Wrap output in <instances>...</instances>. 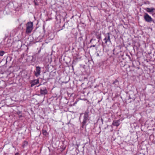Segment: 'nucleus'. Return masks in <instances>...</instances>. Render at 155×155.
<instances>
[{"mask_svg":"<svg viewBox=\"0 0 155 155\" xmlns=\"http://www.w3.org/2000/svg\"><path fill=\"white\" fill-rule=\"evenodd\" d=\"M33 25L32 22H28L26 25V32L27 33H31L33 29Z\"/></svg>","mask_w":155,"mask_h":155,"instance_id":"1","label":"nucleus"},{"mask_svg":"<svg viewBox=\"0 0 155 155\" xmlns=\"http://www.w3.org/2000/svg\"><path fill=\"white\" fill-rule=\"evenodd\" d=\"M144 18L145 21L147 22H150L153 21L152 18L147 13H145Z\"/></svg>","mask_w":155,"mask_h":155,"instance_id":"2","label":"nucleus"},{"mask_svg":"<svg viewBox=\"0 0 155 155\" xmlns=\"http://www.w3.org/2000/svg\"><path fill=\"white\" fill-rule=\"evenodd\" d=\"M88 114L85 112L84 113V118L83 120V121L82 122V123L83 124V125H85L87 123V120L88 119Z\"/></svg>","mask_w":155,"mask_h":155,"instance_id":"3","label":"nucleus"},{"mask_svg":"<svg viewBox=\"0 0 155 155\" xmlns=\"http://www.w3.org/2000/svg\"><path fill=\"white\" fill-rule=\"evenodd\" d=\"M41 94L42 95H45L47 94L48 91L45 87H43L40 90Z\"/></svg>","mask_w":155,"mask_h":155,"instance_id":"4","label":"nucleus"},{"mask_svg":"<svg viewBox=\"0 0 155 155\" xmlns=\"http://www.w3.org/2000/svg\"><path fill=\"white\" fill-rule=\"evenodd\" d=\"M41 72V68L39 66L36 67V71L35 72V75L38 77L40 75Z\"/></svg>","mask_w":155,"mask_h":155,"instance_id":"5","label":"nucleus"},{"mask_svg":"<svg viewBox=\"0 0 155 155\" xmlns=\"http://www.w3.org/2000/svg\"><path fill=\"white\" fill-rule=\"evenodd\" d=\"M107 36L104 39V40L105 41V43L106 44H107L108 41H109L110 42H111L110 38V33H107Z\"/></svg>","mask_w":155,"mask_h":155,"instance_id":"6","label":"nucleus"},{"mask_svg":"<svg viewBox=\"0 0 155 155\" xmlns=\"http://www.w3.org/2000/svg\"><path fill=\"white\" fill-rule=\"evenodd\" d=\"M39 83V80L38 79L34 80H32L31 81V86L32 87L37 84Z\"/></svg>","mask_w":155,"mask_h":155,"instance_id":"7","label":"nucleus"},{"mask_svg":"<svg viewBox=\"0 0 155 155\" xmlns=\"http://www.w3.org/2000/svg\"><path fill=\"white\" fill-rule=\"evenodd\" d=\"M154 8H146L145 9V10L147 12L149 13L153 12Z\"/></svg>","mask_w":155,"mask_h":155,"instance_id":"8","label":"nucleus"},{"mask_svg":"<svg viewBox=\"0 0 155 155\" xmlns=\"http://www.w3.org/2000/svg\"><path fill=\"white\" fill-rule=\"evenodd\" d=\"M120 124V120H117L114 121L113 122L112 124L115 126H116L117 127Z\"/></svg>","mask_w":155,"mask_h":155,"instance_id":"9","label":"nucleus"},{"mask_svg":"<svg viewBox=\"0 0 155 155\" xmlns=\"http://www.w3.org/2000/svg\"><path fill=\"white\" fill-rule=\"evenodd\" d=\"M42 134H43L45 136H47L48 135V133L46 130H42Z\"/></svg>","mask_w":155,"mask_h":155,"instance_id":"10","label":"nucleus"},{"mask_svg":"<svg viewBox=\"0 0 155 155\" xmlns=\"http://www.w3.org/2000/svg\"><path fill=\"white\" fill-rule=\"evenodd\" d=\"M5 52L3 51H0V56H3Z\"/></svg>","mask_w":155,"mask_h":155,"instance_id":"11","label":"nucleus"},{"mask_svg":"<svg viewBox=\"0 0 155 155\" xmlns=\"http://www.w3.org/2000/svg\"><path fill=\"white\" fill-rule=\"evenodd\" d=\"M34 3L35 5H38V4L36 2L35 0H34Z\"/></svg>","mask_w":155,"mask_h":155,"instance_id":"12","label":"nucleus"},{"mask_svg":"<svg viewBox=\"0 0 155 155\" xmlns=\"http://www.w3.org/2000/svg\"><path fill=\"white\" fill-rule=\"evenodd\" d=\"M97 38H101V36L100 35H99V36L97 37Z\"/></svg>","mask_w":155,"mask_h":155,"instance_id":"13","label":"nucleus"},{"mask_svg":"<svg viewBox=\"0 0 155 155\" xmlns=\"http://www.w3.org/2000/svg\"><path fill=\"white\" fill-rule=\"evenodd\" d=\"M95 45H92V46H91L90 48H91L92 47H95Z\"/></svg>","mask_w":155,"mask_h":155,"instance_id":"14","label":"nucleus"},{"mask_svg":"<svg viewBox=\"0 0 155 155\" xmlns=\"http://www.w3.org/2000/svg\"><path fill=\"white\" fill-rule=\"evenodd\" d=\"M117 82V81L116 80L115 81H114V82H113V84H114L115 82Z\"/></svg>","mask_w":155,"mask_h":155,"instance_id":"15","label":"nucleus"},{"mask_svg":"<svg viewBox=\"0 0 155 155\" xmlns=\"http://www.w3.org/2000/svg\"><path fill=\"white\" fill-rule=\"evenodd\" d=\"M18 155V153H16L15 154V155Z\"/></svg>","mask_w":155,"mask_h":155,"instance_id":"16","label":"nucleus"},{"mask_svg":"<svg viewBox=\"0 0 155 155\" xmlns=\"http://www.w3.org/2000/svg\"><path fill=\"white\" fill-rule=\"evenodd\" d=\"M24 143H25V144H27V143L26 142H25H25H24Z\"/></svg>","mask_w":155,"mask_h":155,"instance_id":"17","label":"nucleus"},{"mask_svg":"<svg viewBox=\"0 0 155 155\" xmlns=\"http://www.w3.org/2000/svg\"><path fill=\"white\" fill-rule=\"evenodd\" d=\"M93 39H91V40H90V42H91V41Z\"/></svg>","mask_w":155,"mask_h":155,"instance_id":"18","label":"nucleus"},{"mask_svg":"<svg viewBox=\"0 0 155 155\" xmlns=\"http://www.w3.org/2000/svg\"><path fill=\"white\" fill-rule=\"evenodd\" d=\"M98 42H99V41H100V40H98Z\"/></svg>","mask_w":155,"mask_h":155,"instance_id":"19","label":"nucleus"},{"mask_svg":"<svg viewBox=\"0 0 155 155\" xmlns=\"http://www.w3.org/2000/svg\"><path fill=\"white\" fill-rule=\"evenodd\" d=\"M97 56H99V54H97Z\"/></svg>","mask_w":155,"mask_h":155,"instance_id":"20","label":"nucleus"},{"mask_svg":"<svg viewBox=\"0 0 155 155\" xmlns=\"http://www.w3.org/2000/svg\"><path fill=\"white\" fill-rule=\"evenodd\" d=\"M40 85H39L38 87L39 86H40Z\"/></svg>","mask_w":155,"mask_h":155,"instance_id":"21","label":"nucleus"}]
</instances>
